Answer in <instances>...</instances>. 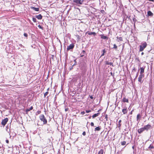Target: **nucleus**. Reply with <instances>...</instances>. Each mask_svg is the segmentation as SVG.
Returning a JSON list of instances; mask_svg holds the SVG:
<instances>
[{
	"instance_id": "nucleus-5",
	"label": "nucleus",
	"mask_w": 154,
	"mask_h": 154,
	"mask_svg": "<svg viewBox=\"0 0 154 154\" xmlns=\"http://www.w3.org/2000/svg\"><path fill=\"white\" fill-rule=\"evenodd\" d=\"M144 75L140 74L138 78V81L141 83H142L143 82V81H142V79L144 77Z\"/></svg>"
},
{
	"instance_id": "nucleus-27",
	"label": "nucleus",
	"mask_w": 154,
	"mask_h": 154,
	"mask_svg": "<svg viewBox=\"0 0 154 154\" xmlns=\"http://www.w3.org/2000/svg\"><path fill=\"white\" fill-rule=\"evenodd\" d=\"M121 122H122V121L121 120H119V121L118 127H119V128L120 127L121 125Z\"/></svg>"
},
{
	"instance_id": "nucleus-43",
	"label": "nucleus",
	"mask_w": 154,
	"mask_h": 154,
	"mask_svg": "<svg viewBox=\"0 0 154 154\" xmlns=\"http://www.w3.org/2000/svg\"><path fill=\"white\" fill-rule=\"evenodd\" d=\"M133 70L135 71L136 70V69H135V68H134V69H133Z\"/></svg>"
},
{
	"instance_id": "nucleus-20",
	"label": "nucleus",
	"mask_w": 154,
	"mask_h": 154,
	"mask_svg": "<svg viewBox=\"0 0 154 154\" xmlns=\"http://www.w3.org/2000/svg\"><path fill=\"white\" fill-rule=\"evenodd\" d=\"M100 113H99V112H98L97 113L94 114V115H93L92 116V118L93 119H94V118H95L97 116H98L100 115Z\"/></svg>"
},
{
	"instance_id": "nucleus-29",
	"label": "nucleus",
	"mask_w": 154,
	"mask_h": 154,
	"mask_svg": "<svg viewBox=\"0 0 154 154\" xmlns=\"http://www.w3.org/2000/svg\"><path fill=\"white\" fill-rule=\"evenodd\" d=\"M48 94V91L46 92L44 94V97H45Z\"/></svg>"
},
{
	"instance_id": "nucleus-40",
	"label": "nucleus",
	"mask_w": 154,
	"mask_h": 154,
	"mask_svg": "<svg viewBox=\"0 0 154 154\" xmlns=\"http://www.w3.org/2000/svg\"><path fill=\"white\" fill-rule=\"evenodd\" d=\"M90 98L92 99H93V97L92 96H90Z\"/></svg>"
},
{
	"instance_id": "nucleus-46",
	"label": "nucleus",
	"mask_w": 154,
	"mask_h": 154,
	"mask_svg": "<svg viewBox=\"0 0 154 154\" xmlns=\"http://www.w3.org/2000/svg\"><path fill=\"white\" fill-rule=\"evenodd\" d=\"M49 88H48V89H47V91H48V90H49Z\"/></svg>"
},
{
	"instance_id": "nucleus-33",
	"label": "nucleus",
	"mask_w": 154,
	"mask_h": 154,
	"mask_svg": "<svg viewBox=\"0 0 154 154\" xmlns=\"http://www.w3.org/2000/svg\"><path fill=\"white\" fill-rule=\"evenodd\" d=\"M85 112L86 113H89V112H91V111L90 110H86Z\"/></svg>"
},
{
	"instance_id": "nucleus-42",
	"label": "nucleus",
	"mask_w": 154,
	"mask_h": 154,
	"mask_svg": "<svg viewBox=\"0 0 154 154\" xmlns=\"http://www.w3.org/2000/svg\"><path fill=\"white\" fill-rule=\"evenodd\" d=\"M143 54H144V53L143 52H142L141 53V55H143Z\"/></svg>"
},
{
	"instance_id": "nucleus-54",
	"label": "nucleus",
	"mask_w": 154,
	"mask_h": 154,
	"mask_svg": "<svg viewBox=\"0 0 154 154\" xmlns=\"http://www.w3.org/2000/svg\"><path fill=\"white\" fill-rule=\"evenodd\" d=\"M88 115H86V116H87Z\"/></svg>"
},
{
	"instance_id": "nucleus-30",
	"label": "nucleus",
	"mask_w": 154,
	"mask_h": 154,
	"mask_svg": "<svg viewBox=\"0 0 154 154\" xmlns=\"http://www.w3.org/2000/svg\"><path fill=\"white\" fill-rule=\"evenodd\" d=\"M117 48V46L116 44H114L113 48H114L116 50Z\"/></svg>"
},
{
	"instance_id": "nucleus-44",
	"label": "nucleus",
	"mask_w": 154,
	"mask_h": 154,
	"mask_svg": "<svg viewBox=\"0 0 154 154\" xmlns=\"http://www.w3.org/2000/svg\"><path fill=\"white\" fill-rule=\"evenodd\" d=\"M101 12H104V11L103 10H102V11H101Z\"/></svg>"
},
{
	"instance_id": "nucleus-15",
	"label": "nucleus",
	"mask_w": 154,
	"mask_h": 154,
	"mask_svg": "<svg viewBox=\"0 0 154 154\" xmlns=\"http://www.w3.org/2000/svg\"><path fill=\"white\" fill-rule=\"evenodd\" d=\"M141 118V116L140 114H138L137 115V121H139L140 119Z\"/></svg>"
},
{
	"instance_id": "nucleus-31",
	"label": "nucleus",
	"mask_w": 154,
	"mask_h": 154,
	"mask_svg": "<svg viewBox=\"0 0 154 154\" xmlns=\"http://www.w3.org/2000/svg\"><path fill=\"white\" fill-rule=\"evenodd\" d=\"M154 148V146L153 145H150L149 146V149H153Z\"/></svg>"
},
{
	"instance_id": "nucleus-13",
	"label": "nucleus",
	"mask_w": 154,
	"mask_h": 154,
	"mask_svg": "<svg viewBox=\"0 0 154 154\" xmlns=\"http://www.w3.org/2000/svg\"><path fill=\"white\" fill-rule=\"evenodd\" d=\"M100 36L101 37V38L104 39H108V38L106 36L104 35H100Z\"/></svg>"
},
{
	"instance_id": "nucleus-48",
	"label": "nucleus",
	"mask_w": 154,
	"mask_h": 154,
	"mask_svg": "<svg viewBox=\"0 0 154 154\" xmlns=\"http://www.w3.org/2000/svg\"><path fill=\"white\" fill-rule=\"evenodd\" d=\"M105 118H107V117L106 115V116H105Z\"/></svg>"
},
{
	"instance_id": "nucleus-53",
	"label": "nucleus",
	"mask_w": 154,
	"mask_h": 154,
	"mask_svg": "<svg viewBox=\"0 0 154 154\" xmlns=\"http://www.w3.org/2000/svg\"><path fill=\"white\" fill-rule=\"evenodd\" d=\"M100 110H99L98 111V112H99V111H100Z\"/></svg>"
},
{
	"instance_id": "nucleus-1",
	"label": "nucleus",
	"mask_w": 154,
	"mask_h": 154,
	"mask_svg": "<svg viewBox=\"0 0 154 154\" xmlns=\"http://www.w3.org/2000/svg\"><path fill=\"white\" fill-rule=\"evenodd\" d=\"M147 44L146 42H145L143 43H142L141 45L140 46L139 51H143L144 49L147 46Z\"/></svg>"
},
{
	"instance_id": "nucleus-51",
	"label": "nucleus",
	"mask_w": 154,
	"mask_h": 154,
	"mask_svg": "<svg viewBox=\"0 0 154 154\" xmlns=\"http://www.w3.org/2000/svg\"><path fill=\"white\" fill-rule=\"evenodd\" d=\"M100 110H99L98 111V112H99V111H100Z\"/></svg>"
},
{
	"instance_id": "nucleus-24",
	"label": "nucleus",
	"mask_w": 154,
	"mask_h": 154,
	"mask_svg": "<svg viewBox=\"0 0 154 154\" xmlns=\"http://www.w3.org/2000/svg\"><path fill=\"white\" fill-rule=\"evenodd\" d=\"M103 53L102 54H101L100 56L101 57L104 56L105 54V53L106 52V51L105 49H104L103 50Z\"/></svg>"
},
{
	"instance_id": "nucleus-25",
	"label": "nucleus",
	"mask_w": 154,
	"mask_h": 154,
	"mask_svg": "<svg viewBox=\"0 0 154 154\" xmlns=\"http://www.w3.org/2000/svg\"><path fill=\"white\" fill-rule=\"evenodd\" d=\"M116 38L119 39V40L118 41V42H119V41H122L123 40H122V37H117Z\"/></svg>"
},
{
	"instance_id": "nucleus-45",
	"label": "nucleus",
	"mask_w": 154,
	"mask_h": 154,
	"mask_svg": "<svg viewBox=\"0 0 154 154\" xmlns=\"http://www.w3.org/2000/svg\"><path fill=\"white\" fill-rule=\"evenodd\" d=\"M33 18V20H34V19H35V18H33H33Z\"/></svg>"
},
{
	"instance_id": "nucleus-49",
	"label": "nucleus",
	"mask_w": 154,
	"mask_h": 154,
	"mask_svg": "<svg viewBox=\"0 0 154 154\" xmlns=\"http://www.w3.org/2000/svg\"><path fill=\"white\" fill-rule=\"evenodd\" d=\"M132 148H133V149H134V146H133L132 147Z\"/></svg>"
},
{
	"instance_id": "nucleus-38",
	"label": "nucleus",
	"mask_w": 154,
	"mask_h": 154,
	"mask_svg": "<svg viewBox=\"0 0 154 154\" xmlns=\"http://www.w3.org/2000/svg\"><path fill=\"white\" fill-rule=\"evenodd\" d=\"M134 111V110H132L130 112V114L131 115H132V113H133V112Z\"/></svg>"
},
{
	"instance_id": "nucleus-12",
	"label": "nucleus",
	"mask_w": 154,
	"mask_h": 154,
	"mask_svg": "<svg viewBox=\"0 0 154 154\" xmlns=\"http://www.w3.org/2000/svg\"><path fill=\"white\" fill-rule=\"evenodd\" d=\"M105 64L106 65H109L111 66H113V63L111 62H109L108 61H106L105 62Z\"/></svg>"
},
{
	"instance_id": "nucleus-41",
	"label": "nucleus",
	"mask_w": 154,
	"mask_h": 154,
	"mask_svg": "<svg viewBox=\"0 0 154 154\" xmlns=\"http://www.w3.org/2000/svg\"><path fill=\"white\" fill-rule=\"evenodd\" d=\"M33 20V21H34V22H36V20Z\"/></svg>"
},
{
	"instance_id": "nucleus-47",
	"label": "nucleus",
	"mask_w": 154,
	"mask_h": 154,
	"mask_svg": "<svg viewBox=\"0 0 154 154\" xmlns=\"http://www.w3.org/2000/svg\"><path fill=\"white\" fill-rule=\"evenodd\" d=\"M89 119H91V116H90L89 117Z\"/></svg>"
},
{
	"instance_id": "nucleus-50",
	"label": "nucleus",
	"mask_w": 154,
	"mask_h": 154,
	"mask_svg": "<svg viewBox=\"0 0 154 154\" xmlns=\"http://www.w3.org/2000/svg\"><path fill=\"white\" fill-rule=\"evenodd\" d=\"M100 110H99L98 111V112H99V111H100Z\"/></svg>"
},
{
	"instance_id": "nucleus-52",
	"label": "nucleus",
	"mask_w": 154,
	"mask_h": 154,
	"mask_svg": "<svg viewBox=\"0 0 154 154\" xmlns=\"http://www.w3.org/2000/svg\"><path fill=\"white\" fill-rule=\"evenodd\" d=\"M100 110H99L98 111V112H99V111H100Z\"/></svg>"
},
{
	"instance_id": "nucleus-4",
	"label": "nucleus",
	"mask_w": 154,
	"mask_h": 154,
	"mask_svg": "<svg viewBox=\"0 0 154 154\" xmlns=\"http://www.w3.org/2000/svg\"><path fill=\"white\" fill-rule=\"evenodd\" d=\"M144 130L146 131H148L149 130L152 128V126L150 124H148L144 126Z\"/></svg>"
},
{
	"instance_id": "nucleus-18",
	"label": "nucleus",
	"mask_w": 154,
	"mask_h": 154,
	"mask_svg": "<svg viewBox=\"0 0 154 154\" xmlns=\"http://www.w3.org/2000/svg\"><path fill=\"white\" fill-rule=\"evenodd\" d=\"M87 33H88V34L89 35H93L94 36H95L96 35V33L94 32H88H88H86V34Z\"/></svg>"
},
{
	"instance_id": "nucleus-39",
	"label": "nucleus",
	"mask_w": 154,
	"mask_h": 154,
	"mask_svg": "<svg viewBox=\"0 0 154 154\" xmlns=\"http://www.w3.org/2000/svg\"><path fill=\"white\" fill-rule=\"evenodd\" d=\"M6 142L7 143H9V140H6Z\"/></svg>"
},
{
	"instance_id": "nucleus-7",
	"label": "nucleus",
	"mask_w": 154,
	"mask_h": 154,
	"mask_svg": "<svg viewBox=\"0 0 154 154\" xmlns=\"http://www.w3.org/2000/svg\"><path fill=\"white\" fill-rule=\"evenodd\" d=\"M122 112L123 113V114H126L128 112L127 107H125L123 108L122 110Z\"/></svg>"
},
{
	"instance_id": "nucleus-35",
	"label": "nucleus",
	"mask_w": 154,
	"mask_h": 154,
	"mask_svg": "<svg viewBox=\"0 0 154 154\" xmlns=\"http://www.w3.org/2000/svg\"><path fill=\"white\" fill-rule=\"evenodd\" d=\"M94 123L93 122H91V126H94Z\"/></svg>"
},
{
	"instance_id": "nucleus-34",
	"label": "nucleus",
	"mask_w": 154,
	"mask_h": 154,
	"mask_svg": "<svg viewBox=\"0 0 154 154\" xmlns=\"http://www.w3.org/2000/svg\"><path fill=\"white\" fill-rule=\"evenodd\" d=\"M85 113V111H84L82 112H81V114L82 115H84Z\"/></svg>"
},
{
	"instance_id": "nucleus-37",
	"label": "nucleus",
	"mask_w": 154,
	"mask_h": 154,
	"mask_svg": "<svg viewBox=\"0 0 154 154\" xmlns=\"http://www.w3.org/2000/svg\"><path fill=\"white\" fill-rule=\"evenodd\" d=\"M38 27L39 28H40V29H43V27H42L40 25H38Z\"/></svg>"
},
{
	"instance_id": "nucleus-22",
	"label": "nucleus",
	"mask_w": 154,
	"mask_h": 154,
	"mask_svg": "<svg viewBox=\"0 0 154 154\" xmlns=\"http://www.w3.org/2000/svg\"><path fill=\"white\" fill-rule=\"evenodd\" d=\"M153 14V13L150 11H149L147 12V15L149 16H152Z\"/></svg>"
},
{
	"instance_id": "nucleus-14",
	"label": "nucleus",
	"mask_w": 154,
	"mask_h": 154,
	"mask_svg": "<svg viewBox=\"0 0 154 154\" xmlns=\"http://www.w3.org/2000/svg\"><path fill=\"white\" fill-rule=\"evenodd\" d=\"M122 101L124 103L126 102L128 103L129 102L128 100L126 97H124L122 99Z\"/></svg>"
},
{
	"instance_id": "nucleus-16",
	"label": "nucleus",
	"mask_w": 154,
	"mask_h": 154,
	"mask_svg": "<svg viewBox=\"0 0 154 154\" xmlns=\"http://www.w3.org/2000/svg\"><path fill=\"white\" fill-rule=\"evenodd\" d=\"M33 107L32 106H31L29 109H26V113L27 114L28 112L32 109Z\"/></svg>"
},
{
	"instance_id": "nucleus-10",
	"label": "nucleus",
	"mask_w": 154,
	"mask_h": 154,
	"mask_svg": "<svg viewBox=\"0 0 154 154\" xmlns=\"http://www.w3.org/2000/svg\"><path fill=\"white\" fill-rule=\"evenodd\" d=\"M30 8L35 11H39V8H35L34 7L31 6L30 7Z\"/></svg>"
},
{
	"instance_id": "nucleus-28",
	"label": "nucleus",
	"mask_w": 154,
	"mask_h": 154,
	"mask_svg": "<svg viewBox=\"0 0 154 154\" xmlns=\"http://www.w3.org/2000/svg\"><path fill=\"white\" fill-rule=\"evenodd\" d=\"M41 111H37L36 113V115H37L40 114L41 113Z\"/></svg>"
},
{
	"instance_id": "nucleus-3",
	"label": "nucleus",
	"mask_w": 154,
	"mask_h": 154,
	"mask_svg": "<svg viewBox=\"0 0 154 154\" xmlns=\"http://www.w3.org/2000/svg\"><path fill=\"white\" fill-rule=\"evenodd\" d=\"M8 119L7 118H6L2 120V121L1 122V124L3 127L5 126L7 123L8 122Z\"/></svg>"
},
{
	"instance_id": "nucleus-11",
	"label": "nucleus",
	"mask_w": 154,
	"mask_h": 154,
	"mask_svg": "<svg viewBox=\"0 0 154 154\" xmlns=\"http://www.w3.org/2000/svg\"><path fill=\"white\" fill-rule=\"evenodd\" d=\"M145 67H142L140 68V74L144 75L143 73L144 72Z\"/></svg>"
},
{
	"instance_id": "nucleus-8",
	"label": "nucleus",
	"mask_w": 154,
	"mask_h": 154,
	"mask_svg": "<svg viewBox=\"0 0 154 154\" xmlns=\"http://www.w3.org/2000/svg\"><path fill=\"white\" fill-rule=\"evenodd\" d=\"M73 2L76 3L78 5L82 4V2L81 0H73Z\"/></svg>"
},
{
	"instance_id": "nucleus-36",
	"label": "nucleus",
	"mask_w": 154,
	"mask_h": 154,
	"mask_svg": "<svg viewBox=\"0 0 154 154\" xmlns=\"http://www.w3.org/2000/svg\"><path fill=\"white\" fill-rule=\"evenodd\" d=\"M82 134L84 136H85L86 135V132L85 131H84L82 133Z\"/></svg>"
},
{
	"instance_id": "nucleus-9",
	"label": "nucleus",
	"mask_w": 154,
	"mask_h": 154,
	"mask_svg": "<svg viewBox=\"0 0 154 154\" xmlns=\"http://www.w3.org/2000/svg\"><path fill=\"white\" fill-rule=\"evenodd\" d=\"M145 131L143 127L140 128L138 130V132L139 134L141 133L144 131Z\"/></svg>"
},
{
	"instance_id": "nucleus-32",
	"label": "nucleus",
	"mask_w": 154,
	"mask_h": 154,
	"mask_svg": "<svg viewBox=\"0 0 154 154\" xmlns=\"http://www.w3.org/2000/svg\"><path fill=\"white\" fill-rule=\"evenodd\" d=\"M24 36H25V37H27L28 36L27 34L26 33H24Z\"/></svg>"
},
{
	"instance_id": "nucleus-23",
	"label": "nucleus",
	"mask_w": 154,
	"mask_h": 154,
	"mask_svg": "<svg viewBox=\"0 0 154 154\" xmlns=\"http://www.w3.org/2000/svg\"><path fill=\"white\" fill-rule=\"evenodd\" d=\"M100 129H101V128H100V127L98 126V127H96L95 128L94 130L95 131H99L100 130Z\"/></svg>"
},
{
	"instance_id": "nucleus-26",
	"label": "nucleus",
	"mask_w": 154,
	"mask_h": 154,
	"mask_svg": "<svg viewBox=\"0 0 154 154\" xmlns=\"http://www.w3.org/2000/svg\"><path fill=\"white\" fill-rule=\"evenodd\" d=\"M126 144V142L125 141H123L122 142H121V145L122 146H124Z\"/></svg>"
},
{
	"instance_id": "nucleus-2",
	"label": "nucleus",
	"mask_w": 154,
	"mask_h": 154,
	"mask_svg": "<svg viewBox=\"0 0 154 154\" xmlns=\"http://www.w3.org/2000/svg\"><path fill=\"white\" fill-rule=\"evenodd\" d=\"M39 119L41 121L43 122L44 124H46L47 123V120L45 118V116L43 114H42L40 116Z\"/></svg>"
},
{
	"instance_id": "nucleus-6",
	"label": "nucleus",
	"mask_w": 154,
	"mask_h": 154,
	"mask_svg": "<svg viewBox=\"0 0 154 154\" xmlns=\"http://www.w3.org/2000/svg\"><path fill=\"white\" fill-rule=\"evenodd\" d=\"M74 47V45L73 44H70L69 46H67V50L68 51L70 49H72Z\"/></svg>"
},
{
	"instance_id": "nucleus-19",
	"label": "nucleus",
	"mask_w": 154,
	"mask_h": 154,
	"mask_svg": "<svg viewBox=\"0 0 154 154\" xmlns=\"http://www.w3.org/2000/svg\"><path fill=\"white\" fill-rule=\"evenodd\" d=\"M105 152H104V150L103 149H101L98 152V154H104Z\"/></svg>"
},
{
	"instance_id": "nucleus-17",
	"label": "nucleus",
	"mask_w": 154,
	"mask_h": 154,
	"mask_svg": "<svg viewBox=\"0 0 154 154\" xmlns=\"http://www.w3.org/2000/svg\"><path fill=\"white\" fill-rule=\"evenodd\" d=\"M35 17L38 19H41L42 18V16L41 14H39L38 15H36Z\"/></svg>"
},
{
	"instance_id": "nucleus-21",
	"label": "nucleus",
	"mask_w": 154,
	"mask_h": 154,
	"mask_svg": "<svg viewBox=\"0 0 154 154\" xmlns=\"http://www.w3.org/2000/svg\"><path fill=\"white\" fill-rule=\"evenodd\" d=\"M85 54V51L84 50H83L82 52L81 53L80 55L81 57H83Z\"/></svg>"
}]
</instances>
